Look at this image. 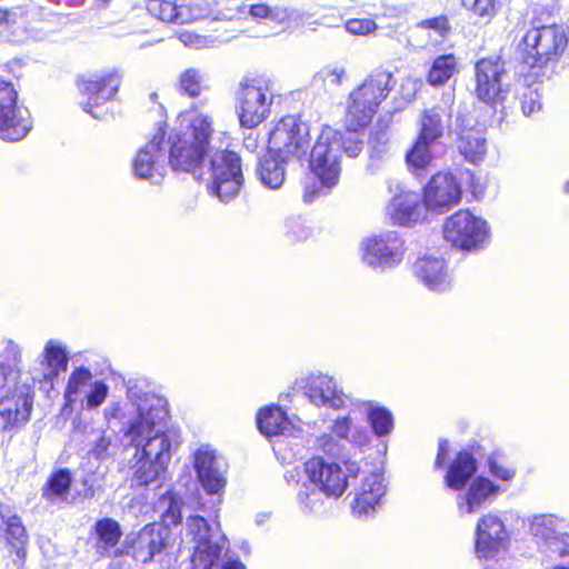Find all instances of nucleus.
<instances>
[{"instance_id": "1", "label": "nucleus", "mask_w": 569, "mask_h": 569, "mask_svg": "<svg viewBox=\"0 0 569 569\" xmlns=\"http://www.w3.org/2000/svg\"><path fill=\"white\" fill-rule=\"evenodd\" d=\"M127 396L134 413L122 425L124 441L136 449V457H147L167 469L179 436L168 428L167 401L156 395L146 380H130Z\"/></svg>"}, {"instance_id": "2", "label": "nucleus", "mask_w": 569, "mask_h": 569, "mask_svg": "<svg viewBox=\"0 0 569 569\" xmlns=\"http://www.w3.org/2000/svg\"><path fill=\"white\" fill-rule=\"evenodd\" d=\"M360 468L357 462H346V471L332 460L312 457L303 465L306 480L302 481L297 495L299 508L305 513H317L323 510L326 498H339L348 487V479L358 476Z\"/></svg>"}, {"instance_id": "3", "label": "nucleus", "mask_w": 569, "mask_h": 569, "mask_svg": "<svg viewBox=\"0 0 569 569\" xmlns=\"http://www.w3.org/2000/svg\"><path fill=\"white\" fill-rule=\"evenodd\" d=\"M212 134L211 117L203 113L190 117L186 126L181 123V128L164 140V147H168V166L173 171L196 176L210 150Z\"/></svg>"}, {"instance_id": "4", "label": "nucleus", "mask_w": 569, "mask_h": 569, "mask_svg": "<svg viewBox=\"0 0 569 569\" xmlns=\"http://www.w3.org/2000/svg\"><path fill=\"white\" fill-rule=\"evenodd\" d=\"M358 130L348 133L323 127L309 156L311 172L318 178L322 188L331 189L337 186L341 172L340 158L343 151L348 157H358L363 142L357 136Z\"/></svg>"}, {"instance_id": "5", "label": "nucleus", "mask_w": 569, "mask_h": 569, "mask_svg": "<svg viewBox=\"0 0 569 569\" xmlns=\"http://www.w3.org/2000/svg\"><path fill=\"white\" fill-rule=\"evenodd\" d=\"M164 508L163 523H149L138 532H131L124 538V556H131L136 561L147 563L161 553L170 542V525H178L182 519L183 501L176 493L168 492L159 502Z\"/></svg>"}, {"instance_id": "6", "label": "nucleus", "mask_w": 569, "mask_h": 569, "mask_svg": "<svg viewBox=\"0 0 569 569\" xmlns=\"http://www.w3.org/2000/svg\"><path fill=\"white\" fill-rule=\"evenodd\" d=\"M395 86L393 74L388 70L376 69L369 73L348 96L345 116L347 129L366 128Z\"/></svg>"}, {"instance_id": "7", "label": "nucleus", "mask_w": 569, "mask_h": 569, "mask_svg": "<svg viewBox=\"0 0 569 569\" xmlns=\"http://www.w3.org/2000/svg\"><path fill=\"white\" fill-rule=\"evenodd\" d=\"M449 122L450 113L445 107L435 106L421 113L418 138L406 156L409 169L417 177H422L430 166L432 161L430 146L442 137Z\"/></svg>"}, {"instance_id": "8", "label": "nucleus", "mask_w": 569, "mask_h": 569, "mask_svg": "<svg viewBox=\"0 0 569 569\" xmlns=\"http://www.w3.org/2000/svg\"><path fill=\"white\" fill-rule=\"evenodd\" d=\"M273 90L268 79L244 78L237 90L236 110L242 127L252 129L263 122L271 112Z\"/></svg>"}, {"instance_id": "9", "label": "nucleus", "mask_w": 569, "mask_h": 569, "mask_svg": "<svg viewBox=\"0 0 569 569\" xmlns=\"http://www.w3.org/2000/svg\"><path fill=\"white\" fill-rule=\"evenodd\" d=\"M186 537L193 542L192 569H211L221 558L227 540L218 523L209 525L201 516L186 521Z\"/></svg>"}, {"instance_id": "10", "label": "nucleus", "mask_w": 569, "mask_h": 569, "mask_svg": "<svg viewBox=\"0 0 569 569\" xmlns=\"http://www.w3.org/2000/svg\"><path fill=\"white\" fill-rule=\"evenodd\" d=\"M407 248L401 234L386 230L363 238L359 246L360 259L376 272H386L399 267Z\"/></svg>"}, {"instance_id": "11", "label": "nucleus", "mask_w": 569, "mask_h": 569, "mask_svg": "<svg viewBox=\"0 0 569 569\" xmlns=\"http://www.w3.org/2000/svg\"><path fill=\"white\" fill-rule=\"evenodd\" d=\"M244 182L241 158L230 150H220L210 159L207 189L223 203H229L239 194Z\"/></svg>"}, {"instance_id": "12", "label": "nucleus", "mask_w": 569, "mask_h": 569, "mask_svg": "<svg viewBox=\"0 0 569 569\" xmlns=\"http://www.w3.org/2000/svg\"><path fill=\"white\" fill-rule=\"evenodd\" d=\"M568 44V36L562 26L551 24L533 28L522 39L523 61L531 68L543 67L556 61Z\"/></svg>"}, {"instance_id": "13", "label": "nucleus", "mask_w": 569, "mask_h": 569, "mask_svg": "<svg viewBox=\"0 0 569 569\" xmlns=\"http://www.w3.org/2000/svg\"><path fill=\"white\" fill-rule=\"evenodd\" d=\"M443 238L455 248L476 252L490 242V227L487 221L469 210H459L443 224Z\"/></svg>"}, {"instance_id": "14", "label": "nucleus", "mask_w": 569, "mask_h": 569, "mask_svg": "<svg viewBox=\"0 0 569 569\" xmlns=\"http://www.w3.org/2000/svg\"><path fill=\"white\" fill-rule=\"evenodd\" d=\"M310 126L299 116L281 118L269 133L268 149L282 159H302L310 148Z\"/></svg>"}, {"instance_id": "15", "label": "nucleus", "mask_w": 569, "mask_h": 569, "mask_svg": "<svg viewBox=\"0 0 569 569\" xmlns=\"http://www.w3.org/2000/svg\"><path fill=\"white\" fill-rule=\"evenodd\" d=\"M31 129L29 111L18 104V92L12 83L0 80V138L22 140Z\"/></svg>"}, {"instance_id": "16", "label": "nucleus", "mask_w": 569, "mask_h": 569, "mask_svg": "<svg viewBox=\"0 0 569 569\" xmlns=\"http://www.w3.org/2000/svg\"><path fill=\"white\" fill-rule=\"evenodd\" d=\"M164 137L166 130L160 126L151 140L139 149L132 161L133 173L137 178L159 183L166 176L168 159Z\"/></svg>"}, {"instance_id": "17", "label": "nucleus", "mask_w": 569, "mask_h": 569, "mask_svg": "<svg viewBox=\"0 0 569 569\" xmlns=\"http://www.w3.org/2000/svg\"><path fill=\"white\" fill-rule=\"evenodd\" d=\"M476 89L478 99L492 108L501 104L508 92L505 62L499 59H481L476 63Z\"/></svg>"}, {"instance_id": "18", "label": "nucleus", "mask_w": 569, "mask_h": 569, "mask_svg": "<svg viewBox=\"0 0 569 569\" xmlns=\"http://www.w3.org/2000/svg\"><path fill=\"white\" fill-rule=\"evenodd\" d=\"M530 533L542 542L546 552L569 556V520L553 515H537L529 520Z\"/></svg>"}, {"instance_id": "19", "label": "nucleus", "mask_w": 569, "mask_h": 569, "mask_svg": "<svg viewBox=\"0 0 569 569\" xmlns=\"http://www.w3.org/2000/svg\"><path fill=\"white\" fill-rule=\"evenodd\" d=\"M193 468L202 489L208 495L223 492L227 485V465L209 445L200 446L193 453Z\"/></svg>"}, {"instance_id": "20", "label": "nucleus", "mask_w": 569, "mask_h": 569, "mask_svg": "<svg viewBox=\"0 0 569 569\" xmlns=\"http://www.w3.org/2000/svg\"><path fill=\"white\" fill-rule=\"evenodd\" d=\"M112 432L96 427L92 421L74 418L72 421L71 439L82 446L89 458L104 461L112 457L116 446L112 442Z\"/></svg>"}, {"instance_id": "21", "label": "nucleus", "mask_w": 569, "mask_h": 569, "mask_svg": "<svg viewBox=\"0 0 569 569\" xmlns=\"http://www.w3.org/2000/svg\"><path fill=\"white\" fill-rule=\"evenodd\" d=\"M298 386L310 403L317 407L339 410L346 406L347 396L336 379L327 373H310L301 378Z\"/></svg>"}, {"instance_id": "22", "label": "nucleus", "mask_w": 569, "mask_h": 569, "mask_svg": "<svg viewBox=\"0 0 569 569\" xmlns=\"http://www.w3.org/2000/svg\"><path fill=\"white\" fill-rule=\"evenodd\" d=\"M120 83L121 76L118 71L94 74L88 80L80 81L78 87L81 94L86 98V100L80 102L82 109L96 119H104L106 113H98L93 108H99L101 104L112 99Z\"/></svg>"}, {"instance_id": "23", "label": "nucleus", "mask_w": 569, "mask_h": 569, "mask_svg": "<svg viewBox=\"0 0 569 569\" xmlns=\"http://www.w3.org/2000/svg\"><path fill=\"white\" fill-rule=\"evenodd\" d=\"M509 535L503 521L495 513L482 516L476 528V553L481 559H492L505 549Z\"/></svg>"}, {"instance_id": "24", "label": "nucleus", "mask_w": 569, "mask_h": 569, "mask_svg": "<svg viewBox=\"0 0 569 569\" xmlns=\"http://www.w3.org/2000/svg\"><path fill=\"white\" fill-rule=\"evenodd\" d=\"M461 184L450 172L433 174L423 189V201L430 210H443L461 200Z\"/></svg>"}, {"instance_id": "25", "label": "nucleus", "mask_w": 569, "mask_h": 569, "mask_svg": "<svg viewBox=\"0 0 569 569\" xmlns=\"http://www.w3.org/2000/svg\"><path fill=\"white\" fill-rule=\"evenodd\" d=\"M33 407V398L26 386L17 387L0 398V430L24 425Z\"/></svg>"}, {"instance_id": "26", "label": "nucleus", "mask_w": 569, "mask_h": 569, "mask_svg": "<svg viewBox=\"0 0 569 569\" xmlns=\"http://www.w3.org/2000/svg\"><path fill=\"white\" fill-rule=\"evenodd\" d=\"M413 273L419 282L432 292L442 293L453 286L451 272L443 258L425 256L417 259Z\"/></svg>"}, {"instance_id": "27", "label": "nucleus", "mask_w": 569, "mask_h": 569, "mask_svg": "<svg viewBox=\"0 0 569 569\" xmlns=\"http://www.w3.org/2000/svg\"><path fill=\"white\" fill-rule=\"evenodd\" d=\"M427 209L419 193L402 189L391 198L387 207L391 221L401 227H411L421 221Z\"/></svg>"}, {"instance_id": "28", "label": "nucleus", "mask_w": 569, "mask_h": 569, "mask_svg": "<svg viewBox=\"0 0 569 569\" xmlns=\"http://www.w3.org/2000/svg\"><path fill=\"white\" fill-rule=\"evenodd\" d=\"M94 550L101 557L121 558L124 556V540L119 545L122 530L118 521L112 518L99 519L94 526Z\"/></svg>"}, {"instance_id": "29", "label": "nucleus", "mask_w": 569, "mask_h": 569, "mask_svg": "<svg viewBox=\"0 0 569 569\" xmlns=\"http://www.w3.org/2000/svg\"><path fill=\"white\" fill-rule=\"evenodd\" d=\"M259 431L268 438H277L273 449L280 446V438L292 437L298 431L289 420L286 412L278 406H269L261 409L257 416Z\"/></svg>"}, {"instance_id": "30", "label": "nucleus", "mask_w": 569, "mask_h": 569, "mask_svg": "<svg viewBox=\"0 0 569 569\" xmlns=\"http://www.w3.org/2000/svg\"><path fill=\"white\" fill-rule=\"evenodd\" d=\"M149 13L169 23H190L203 17L202 9L197 4H180L168 0H149Z\"/></svg>"}, {"instance_id": "31", "label": "nucleus", "mask_w": 569, "mask_h": 569, "mask_svg": "<svg viewBox=\"0 0 569 569\" xmlns=\"http://www.w3.org/2000/svg\"><path fill=\"white\" fill-rule=\"evenodd\" d=\"M386 493V486L382 476L371 472L366 476L352 503V511L358 517H365L375 511L376 506L380 502Z\"/></svg>"}, {"instance_id": "32", "label": "nucleus", "mask_w": 569, "mask_h": 569, "mask_svg": "<svg viewBox=\"0 0 569 569\" xmlns=\"http://www.w3.org/2000/svg\"><path fill=\"white\" fill-rule=\"evenodd\" d=\"M0 519L4 526L8 543L13 548L18 558L26 557L28 536L20 517L14 508L8 503H0Z\"/></svg>"}, {"instance_id": "33", "label": "nucleus", "mask_w": 569, "mask_h": 569, "mask_svg": "<svg viewBox=\"0 0 569 569\" xmlns=\"http://www.w3.org/2000/svg\"><path fill=\"white\" fill-rule=\"evenodd\" d=\"M458 149L463 158L473 164L480 163L487 152V141L482 132L461 124L458 128Z\"/></svg>"}, {"instance_id": "34", "label": "nucleus", "mask_w": 569, "mask_h": 569, "mask_svg": "<svg viewBox=\"0 0 569 569\" xmlns=\"http://www.w3.org/2000/svg\"><path fill=\"white\" fill-rule=\"evenodd\" d=\"M331 433L349 445L363 449L370 442V433L366 427L356 423L350 416L338 417L330 427Z\"/></svg>"}, {"instance_id": "35", "label": "nucleus", "mask_w": 569, "mask_h": 569, "mask_svg": "<svg viewBox=\"0 0 569 569\" xmlns=\"http://www.w3.org/2000/svg\"><path fill=\"white\" fill-rule=\"evenodd\" d=\"M477 471V462L471 453L461 451L457 455L445 477L446 483L453 490L462 489Z\"/></svg>"}, {"instance_id": "36", "label": "nucleus", "mask_w": 569, "mask_h": 569, "mask_svg": "<svg viewBox=\"0 0 569 569\" xmlns=\"http://www.w3.org/2000/svg\"><path fill=\"white\" fill-rule=\"evenodd\" d=\"M500 492V487L485 477L476 478L465 498V503L460 508L467 513L476 512L487 500L495 498Z\"/></svg>"}, {"instance_id": "37", "label": "nucleus", "mask_w": 569, "mask_h": 569, "mask_svg": "<svg viewBox=\"0 0 569 569\" xmlns=\"http://www.w3.org/2000/svg\"><path fill=\"white\" fill-rule=\"evenodd\" d=\"M92 383V373L88 368H76L69 379L64 391V408L72 407L78 401L83 406V398Z\"/></svg>"}, {"instance_id": "38", "label": "nucleus", "mask_w": 569, "mask_h": 569, "mask_svg": "<svg viewBox=\"0 0 569 569\" xmlns=\"http://www.w3.org/2000/svg\"><path fill=\"white\" fill-rule=\"evenodd\" d=\"M287 159H282L274 152H270L259 161L258 174L261 182L270 188L278 189L284 181V167L283 162Z\"/></svg>"}, {"instance_id": "39", "label": "nucleus", "mask_w": 569, "mask_h": 569, "mask_svg": "<svg viewBox=\"0 0 569 569\" xmlns=\"http://www.w3.org/2000/svg\"><path fill=\"white\" fill-rule=\"evenodd\" d=\"M42 366H44V377L53 379L61 372L67 371L68 355L61 342L49 340L43 349Z\"/></svg>"}, {"instance_id": "40", "label": "nucleus", "mask_w": 569, "mask_h": 569, "mask_svg": "<svg viewBox=\"0 0 569 569\" xmlns=\"http://www.w3.org/2000/svg\"><path fill=\"white\" fill-rule=\"evenodd\" d=\"M132 460L134 461L132 463V486H148L156 482L166 472L163 467L150 458L136 457L134 455Z\"/></svg>"}, {"instance_id": "41", "label": "nucleus", "mask_w": 569, "mask_h": 569, "mask_svg": "<svg viewBox=\"0 0 569 569\" xmlns=\"http://www.w3.org/2000/svg\"><path fill=\"white\" fill-rule=\"evenodd\" d=\"M368 421L377 437H385L393 429V416L390 410L372 402L366 403Z\"/></svg>"}, {"instance_id": "42", "label": "nucleus", "mask_w": 569, "mask_h": 569, "mask_svg": "<svg viewBox=\"0 0 569 569\" xmlns=\"http://www.w3.org/2000/svg\"><path fill=\"white\" fill-rule=\"evenodd\" d=\"M457 61L453 54H442L437 57L430 68L428 82L431 86H442L456 71Z\"/></svg>"}, {"instance_id": "43", "label": "nucleus", "mask_w": 569, "mask_h": 569, "mask_svg": "<svg viewBox=\"0 0 569 569\" xmlns=\"http://www.w3.org/2000/svg\"><path fill=\"white\" fill-rule=\"evenodd\" d=\"M249 16L256 21L283 23L288 19L287 10L278 7H269L266 3L249 6Z\"/></svg>"}, {"instance_id": "44", "label": "nucleus", "mask_w": 569, "mask_h": 569, "mask_svg": "<svg viewBox=\"0 0 569 569\" xmlns=\"http://www.w3.org/2000/svg\"><path fill=\"white\" fill-rule=\"evenodd\" d=\"M71 485V475L69 470L61 469L53 473L48 480L47 487L43 489V497L48 500L66 495Z\"/></svg>"}, {"instance_id": "45", "label": "nucleus", "mask_w": 569, "mask_h": 569, "mask_svg": "<svg viewBox=\"0 0 569 569\" xmlns=\"http://www.w3.org/2000/svg\"><path fill=\"white\" fill-rule=\"evenodd\" d=\"M519 100L522 113L530 117L542 108L541 92L539 86H526L519 93Z\"/></svg>"}, {"instance_id": "46", "label": "nucleus", "mask_w": 569, "mask_h": 569, "mask_svg": "<svg viewBox=\"0 0 569 569\" xmlns=\"http://www.w3.org/2000/svg\"><path fill=\"white\" fill-rule=\"evenodd\" d=\"M202 82V74L194 68L187 69L179 77L180 90L190 97H197L200 94Z\"/></svg>"}, {"instance_id": "47", "label": "nucleus", "mask_w": 569, "mask_h": 569, "mask_svg": "<svg viewBox=\"0 0 569 569\" xmlns=\"http://www.w3.org/2000/svg\"><path fill=\"white\" fill-rule=\"evenodd\" d=\"M109 393L108 385L102 380L92 381L88 392L83 398V406L87 409H96L100 407L107 399Z\"/></svg>"}, {"instance_id": "48", "label": "nucleus", "mask_w": 569, "mask_h": 569, "mask_svg": "<svg viewBox=\"0 0 569 569\" xmlns=\"http://www.w3.org/2000/svg\"><path fill=\"white\" fill-rule=\"evenodd\" d=\"M284 237L290 242H301L309 238L310 230L306 227L301 217H290L284 221Z\"/></svg>"}, {"instance_id": "49", "label": "nucleus", "mask_w": 569, "mask_h": 569, "mask_svg": "<svg viewBox=\"0 0 569 569\" xmlns=\"http://www.w3.org/2000/svg\"><path fill=\"white\" fill-rule=\"evenodd\" d=\"M496 0H462V6L473 14L489 21L497 12Z\"/></svg>"}, {"instance_id": "50", "label": "nucleus", "mask_w": 569, "mask_h": 569, "mask_svg": "<svg viewBox=\"0 0 569 569\" xmlns=\"http://www.w3.org/2000/svg\"><path fill=\"white\" fill-rule=\"evenodd\" d=\"M488 468L493 477L502 481L509 482L516 476V469L502 461L498 455H492L488 458Z\"/></svg>"}, {"instance_id": "51", "label": "nucleus", "mask_w": 569, "mask_h": 569, "mask_svg": "<svg viewBox=\"0 0 569 569\" xmlns=\"http://www.w3.org/2000/svg\"><path fill=\"white\" fill-rule=\"evenodd\" d=\"M345 76L343 67H326L315 76V81H320L326 87H338L342 83Z\"/></svg>"}, {"instance_id": "52", "label": "nucleus", "mask_w": 569, "mask_h": 569, "mask_svg": "<svg viewBox=\"0 0 569 569\" xmlns=\"http://www.w3.org/2000/svg\"><path fill=\"white\" fill-rule=\"evenodd\" d=\"M388 134L386 131H377L370 138V153L378 157L380 161L388 159Z\"/></svg>"}, {"instance_id": "53", "label": "nucleus", "mask_w": 569, "mask_h": 569, "mask_svg": "<svg viewBox=\"0 0 569 569\" xmlns=\"http://www.w3.org/2000/svg\"><path fill=\"white\" fill-rule=\"evenodd\" d=\"M377 24L371 19H350L346 22V29L352 34L366 36L375 31Z\"/></svg>"}, {"instance_id": "54", "label": "nucleus", "mask_w": 569, "mask_h": 569, "mask_svg": "<svg viewBox=\"0 0 569 569\" xmlns=\"http://www.w3.org/2000/svg\"><path fill=\"white\" fill-rule=\"evenodd\" d=\"M317 448L322 450L325 453L329 456H339L341 448L337 440L335 439V436L332 433H325L317 438L316 441Z\"/></svg>"}, {"instance_id": "55", "label": "nucleus", "mask_w": 569, "mask_h": 569, "mask_svg": "<svg viewBox=\"0 0 569 569\" xmlns=\"http://www.w3.org/2000/svg\"><path fill=\"white\" fill-rule=\"evenodd\" d=\"M420 27L425 29H432L439 36H443L449 30L448 19L446 17L425 20L420 23Z\"/></svg>"}, {"instance_id": "56", "label": "nucleus", "mask_w": 569, "mask_h": 569, "mask_svg": "<svg viewBox=\"0 0 569 569\" xmlns=\"http://www.w3.org/2000/svg\"><path fill=\"white\" fill-rule=\"evenodd\" d=\"M179 40L184 46L196 49L202 48L207 44V39L204 37L188 31L181 32L179 34Z\"/></svg>"}, {"instance_id": "57", "label": "nucleus", "mask_w": 569, "mask_h": 569, "mask_svg": "<svg viewBox=\"0 0 569 569\" xmlns=\"http://www.w3.org/2000/svg\"><path fill=\"white\" fill-rule=\"evenodd\" d=\"M449 443L446 439H440L438 443V453L436 457L435 466L436 468L443 467L446 459L448 457Z\"/></svg>"}, {"instance_id": "58", "label": "nucleus", "mask_w": 569, "mask_h": 569, "mask_svg": "<svg viewBox=\"0 0 569 569\" xmlns=\"http://www.w3.org/2000/svg\"><path fill=\"white\" fill-rule=\"evenodd\" d=\"M385 162L386 161H380L378 157H372V153H369V162L367 166L368 172L371 174H377L381 169V164Z\"/></svg>"}, {"instance_id": "59", "label": "nucleus", "mask_w": 569, "mask_h": 569, "mask_svg": "<svg viewBox=\"0 0 569 569\" xmlns=\"http://www.w3.org/2000/svg\"><path fill=\"white\" fill-rule=\"evenodd\" d=\"M220 569H246L243 563H241L238 559L228 558L223 560Z\"/></svg>"}, {"instance_id": "60", "label": "nucleus", "mask_w": 569, "mask_h": 569, "mask_svg": "<svg viewBox=\"0 0 569 569\" xmlns=\"http://www.w3.org/2000/svg\"><path fill=\"white\" fill-rule=\"evenodd\" d=\"M243 146L247 150L253 152L258 148V140L253 137V133L248 134L243 139Z\"/></svg>"}, {"instance_id": "61", "label": "nucleus", "mask_w": 569, "mask_h": 569, "mask_svg": "<svg viewBox=\"0 0 569 569\" xmlns=\"http://www.w3.org/2000/svg\"><path fill=\"white\" fill-rule=\"evenodd\" d=\"M321 190L320 189H316V188H312L310 189L309 187H306V190H305V194H303V200L305 202H312L316 194L319 193Z\"/></svg>"}, {"instance_id": "62", "label": "nucleus", "mask_w": 569, "mask_h": 569, "mask_svg": "<svg viewBox=\"0 0 569 569\" xmlns=\"http://www.w3.org/2000/svg\"><path fill=\"white\" fill-rule=\"evenodd\" d=\"M405 86H410V87H411V89H412V93H409V94L407 96V99H408V100H410V99H412V97H413L415 92L417 91L418 82H417L416 80L411 79V78H408V79H406V80H405V82L402 83V87H405Z\"/></svg>"}, {"instance_id": "63", "label": "nucleus", "mask_w": 569, "mask_h": 569, "mask_svg": "<svg viewBox=\"0 0 569 569\" xmlns=\"http://www.w3.org/2000/svg\"><path fill=\"white\" fill-rule=\"evenodd\" d=\"M97 1H98L99 6H101V7H106L110 2V0H97Z\"/></svg>"}, {"instance_id": "64", "label": "nucleus", "mask_w": 569, "mask_h": 569, "mask_svg": "<svg viewBox=\"0 0 569 569\" xmlns=\"http://www.w3.org/2000/svg\"><path fill=\"white\" fill-rule=\"evenodd\" d=\"M551 569H569V567L558 565V566H553Z\"/></svg>"}]
</instances>
